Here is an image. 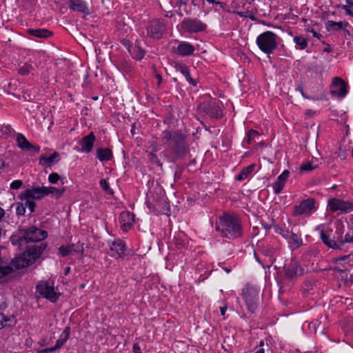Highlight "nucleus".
Instances as JSON below:
<instances>
[{
  "instance_id": "1",
  "label": "nucleus",
  "mask_w": 353,
  "mask_h": 353,
  "mask_svg": "<svg viewBox=\"0 0 353 353\" xmlns=\"http://www.w3.org/2000/svg\"><path fill=\"white\" fill-rule=\"evenodd\" d=\"M161 141L165 150L161 156L168 163H176L186 157L190 152L187 136L179 131L164 130Z\"/></svg>"
},
{
  "instance_id": "2",
  "label": "nucleus",
  "mask_w": 353,
  "mask_h": 353,
  "mask_svg": "<svg viewBox=\"0 0 353 353\" xmlns=\"http://www.w3.org/2000/svg\"><path fill=\"white\" fill-rule=\"evenodd\" d=\"M215 229L228 239H236L243 234L241 220L236 216L227 213L219 217Z\"/></svg>"
},
{
  "instance_id": "3",
  "label": "nucleus",
  "mask_w": 353,
  "mask_h": 353,
  "mask_svg": "<svg viewBox=\"0 0 353 353\" xmlns=\"http://www.w3.org/2000/svg\"><path fill=\"white\" fill-rule=\"evenodd\" d=\"M47 236L48 234L46 231L32 226L18 234L12 235L10 241L13 245L18 246L19 249L22 251L23 245L30 243L41 241Z\"/></svg>"
},
{
  "instance_id": "4",
  "label": "nucleus",
  "mask_w": 353,
  "mask_h": 353,
  "mask_svg": "<svg viewBox=\"0 0 353 353\" xmlns=\"http://www.w3.org/2000/svg\"><path fill=\"white\" fill-rule=\"evenodd\" d=\"M46 246V243L43 242L39 245H29L28 243L23 245L22 250L24 251L22 256L12 259V264L16 269H21L30 265L41 256Z\"/></svg>"
},
{
  "instance_id": "5",
  "label": "nucleus",
  "mask_w": 353,
  "mask_h": 353,
  "mask_svg": "<svg viewBox=\"0 0 353 353\" xmlns=\"http://www.w3.org/2000/svg\"><path fill=\"white\" fill-rule=\"evenodd\" d=\"M342 234H343L342 228L336 227L335 230L332 229L321 230L320 239L329 248L346 252V249L342 247Z\"/></svg>"
},
{
  "instance_id": "6",
  "label": "nucleus",
  "mask_w": 353,
  "mask_h": 353,
  "mask_svg": "<svg viewBox=\"0 0 353 353\" xmlns=\"http://www.w3.org/2000/svg\"><path fill=\"white\" fill-rule=\"evenodd\" d=\"M278 38L274 32L265 31L257 37L256 43L259 48L269 57L278 47Z\"/></svg>"
},
{
  "instance_id": "7",
  "label": "nucleus",
  "mask_w": 353,
  "mask_h": 353,
  "mask_svg": "<svg viewBox=\"0 0 353 353\" xmlns=\"http://www.w3.org/2000/svg\"><path fill=\"white\" fill-rule=\"evenodd\" d=\"M243 296L248 311L254 313L260 302V290L254 287H248L243 290Z\"/></svg>"
},
{
  "instance_id": "8",
  "label": "nucleus",
  "mask_w": 353,
  "mask_h": 353,
  "mask_svg": "<svg viewBox=\"0 0 353 353\" xmlns=\"http://www.w3.org/2000/svg\"><path fill=\"white\" fill-rule=\"evenodd\" d=\"M316 201L314 199L308 198L301 201L298 205L293 208L292 215L297 216L300 215L310 216L316 210Z\"/></svg>"
},
{
  "instance_id": "9",
  "label": "nucleus",
  "mask_w": 353,
  "mask_h": 353,
  "mask_svg": "<svg viewBox=\"0 0 353 353\" xmlns=\"http://www.w3.org/2000/svg\"><path fill=\"white\" fill-rule=\"evenodd\" d=\"M198 110L210 118L219 119L222 117V110L214 100L203 101L198 105Z\"/></svg>"
},
{
  "instance_id": "10",
  "label": "nucleus",
  "mask_w": 353,
  "mask_h": 353,
  "mask_svg": "<svg viewBox=\"0 0 353 353\" xmlns=\"http://www.w3.org/2000/svg\"><path fill=\"white\" fill-rule=\"evenodd\" d=\"M36 289L41 296L48 299L52 303H55L60 295L55 292L54 286L47 281H40L37 285Z\"/></svg>"
},
{
  "instance_id": "11",
  "label": "nucleus",
  "mask_w": 353,
  "mask_h": 353,
  "mask_svg": "<svg viewBox=\"0 0 353 353\" xmlns=\"http://www.w3.org/2000/svg\"><path fill=\"white\" fill-rule=\"evenodd\" d=\"M165 25L160 19H154L147 26V35L153 39H160L165 32Z\"/></svg>"
},
{
  "instance_id": "12",
  "label": "nucleus",
  "mask_w": 353,
  "mask_h": 353,
  "mask_svg": "<svg viewBox=\"0 0 353 353\" xmlns=\"http://www.w3.org/2000/svg\"><path fill=\"white\" fill-rule=\"evenodd\" d=\"M181 28L188 32H198L205 29L206 25L194 18H185L181 22Z\"/></svg>"
},
{
  "instance_id": "13",
  "label": "nucleus",
  "mask_w": 353,
  "mask_h": 353,
  "mask_svg": "<svg viewBox=\"0 0 353 353\" xmlns=\"http://www.w3.org/2000/svg\"><path fill=\"white\" fill-rule=\"evenodd\" d=\"M328 205L332 212L341 211L347 213L353 210V203L350 201H343L332 198L328 201Z\"/></svg>"
},
{
  "instance_id": "14",
  "label": "nucleus",
  "mask_w": 353,
  "mask_h": 353,
  "mask_svg": "<svg viewBox=\"0 0 353 353\" xmlns=\"http://www.w3.org/2000/svg\"><path fill=\"white\" fill-rule=\"evenodd\" d=\"M283 271L287 279L292 280L299 276H301L303 270L299 264L292 260L290 263H285L283 266Z\"/></svg>"
},
{
  "instance_id": "15",
  "label": "nucleus",
  "mask_w": 353,
  "mask_h": 353,
  "mask_svg": "<svg viewBox=\"0 0 353 353\" xmlns=\"http://www.w3.org/2000/svg\"><path fill=\"white\" fill-rule=\"evenodd\" d=\"M347 85L340 77H334L330 87V92L332 94L339 97H344L347 93Z\"/></svg>"
},
{
  "instance_id": "16",
  "label": "nucleus",
  "mask_w": 353,
  "mask_h": 353,
  "mask_svg": "<svg viewBox=\"0 0 353 353\" xmlns=\"http://www.w3.org/2000/svg\"><path fill=\"white\" fill-rule=\"evenodd\" d=\"M96 140L95 135L91 132L87 136L83 137L79 141V145L81 148L78 150L79 152L89 153L92 151L94 143Z\"/></svg>"
},
{
  "instance_id": "17",
  "label": "nucleus",
  "mask_w": 353,
  "mask_h": 353,
  "mask_svg": "<svg viewBox=\"0 0 353 353\" xmlns=\"http://www.w3.org/2000/svg\"><path fill=\"white\" fill-rule=\"evenodd\" d=\"M44 190H45L43 189V186L28 188L20 196V199L21 200H23V199L39 200L46 196V194H44Z\"/></svg>"
},
{
  "instance_id": "18",
  "label": "nucleus",
  "mask_w": 353,
  "mask_h": 353,
  "mask_svg": "<svg viewBox=\"0 0 353 353\" xmlns=\"http://www.w3.org/2000/svg\"><path fill=\"white\" fill-rule=\"evenodd\" d=\"M110 253L109 254L111 256L121 258L125 255V245L120 239L112 241L110 245Z\"/></svg>"
},
{
  "instance_id": "19",
  "label": "nucleus",
  "mask_w": 353,
  "mask_h": 353,
  "mask_svg": "<svg viewBox=\"0 0 353 353\" xmlns=\"http://www.w3.org/2000/svg\"><path fill=\"white\" fill-rule=\"evenodd\" d=\"M290 172L284 170L278 177L277 180L273 184L274 192L276 194H279L283 190L284 185L288 179Z\"/></svg>"
},
{
  "instance_id": "20",
  "label": "nucleus",
  "mask_w": 353,
  "mask_h": 353,
  "mask_svg": "<svg viewBox=\"0 0 353 353\" xmlns=\"http://www.w3.org/2000/svg\"><path fill=\"white\" fill-rule=\"evenodd\" d=\"M70 9L75 12H82L85 14H89V9L83 0H70Z\"/></svg>"
},
{
  "instance_id": "21",
  "label": "nucleus",
  "mask_w": 353,
  "mask_h": 353,
  "mask_svg": "<svg viewBox=\"0 0 353 353\" xmlns=\"http://www.w3.org/2000/svg\"><path fill=\"white\" fill-rule=\"evenodd\" d=\"M119 222L122 229L127 231L133 223V214L129 212H122L119 216Z\"/></svg>"
},
{
  "instance_id": "22",
  "label": "nucleus",
  "mask_w": 353,
  "mask_h": 353,
  "mask_svg": "<svg viewBox=\"0 0 353 353\" xmlns=\"http://www.w3.org/2000/svg\"><path fill=\"white\" fill-rule=\"evenodd\" d=\"M60 161L59 154L54 152L51 156L46 157L41 155L39 159V163L44 167H50Z\"/></svg>"
},
{
  "instance_id": "23",
  "label": "nucleus",
  "mask_w": 353,
  "mask_h": 353,
  "mask_svg": "<svg viewBox=\"0 0 353 353\" xmlns=\"http://www.w3.org/2000/svg\"><path fill=\"white\" fill-rule=\"evenodd\" d=\"M176 70L177 72H179L182 74L185 79L192 85L193 86H196L197 82L195 79H192L190 76V70L188 67L185 64H177L176 65Z\"/></svg>"
},
{
  "instance_id": "24",
  "label": "nucleus",
  "mask_w": 353,
  "mask_h": 353,
  "mask_svg": "<svg viewBox=\"0 0 353 353\" xmlns=\"http://www.w3.org/2000/svg\"><path fill=\"white\" fill-rule=\"evenodd\" d=\"M195 48L189 43L181 42L176 48V52L181 56H188L193 54Z\"/></svg>"
},
{
  "instance_id": "25",
  "label": "nucleus",
  "mask_w": 353,
  "mask_h": 353,
  "mask_svg": "<svg viewBox=\"0 0 353 353\" xmlns=\"http://www.w3.org/2000/svg\"><path fill=\"white\" fill-rule=\"evenodd\" d=\"M27 33L31 36L41 39L48 38L52 34V32L44 28H29L27 30Z\"/></svg>"
},
{
  "instance_id": "26",
  "label": "nucleus",
  "mask_w": 353,
  "mask_h": 353,
  "mask_svg": "<svg viewBox=\"0 0 353 353\" xmlns=\"http://www.w3.org/2000/svg\"><path fill=\"white\" fill-rule=\"evenodd\" d=\"M349 26L348 23L342 21H333L328 20L325 22V28L327 31H337L345 28Z\"/></svg>"
},
{
  "instance_id": "27",
  "label": "nucleus",
  "mask_w": 353,
  "mask_h": 353,
  "mask_svg": "<svg viewBox=\"0 0 353 353\" xmlns=\"http://www.w3.org/2000/svg\"><path fill=\"white\" fill-rule=\"evenodd\" d=\"M97 158L101 161H108L112 158V152L109 148H99L97 150Z\"/></svg>"
},
{
  "instance_id": "28",
  "label": "nucleus",
  "mask_w": 353,
  "mask_h": 353,
  "mask_svg": "<svg viewBox=\"0 0 353 353\" xmlns=\"http://www.w3.org/2000/svg\"><path fill=\"white\" fill-rule=\"evenodd\" d=\"M288 241L290 244H293L297 247L302 244V239H301L300 235H299L295 225L291 228V234Z\"/></svg>"
},
{
  "instance_id": "29",
  "label": "nucleus",
  "mask_w": 353,
  "mask_h": 353,
  "mask_svg": "<svg viewBox=\"0 0 353 353\" xmlns=\"http://www.w3.org/2000/svg\"><path fill=\"white\" fill-rule=\"evenodd\" d=\"M70 334V327H66L61 334L60 335L59 339L56 341L55 346L59 350L60 349L63 344L68 341Z\"/></svg>"
},
{
  "instance_id": "30",
  "label": "nucleus",
  "mask_w": 353,
  "mask_h": 353,
  "mask_svg": "<svg viewBox=\"0 0 353 353\" xmlns=\"http://www.w3.org/2000/svg\"><path fill=\"white\" fill-rule=\"evenodd\" d=\"M129 52L134 59L138 60L141 59L145 54V51L138 44L129 49Z\"/></svg>"
},
{
  "instance_id": "31",
  "label": "nucleus",
  "mask_w": 353,
  "mask_h": 353,
  "mask_svg": "<svg viewBox=\"0 0 353 353\" xmlns=\"http://www.w3.org/2000/svg\"><path fill=\"white\" fill-rule=\"evenodd\" d=\"M17 145L23 150H30V143L25 137V136L21 133L17 134Z\"/></svg>"
},
{
  "instance_id": "32",
  "label": "nucleus",
  "mask_w": 353,
  "mask_h": 353,
  "mask_svg": "<svg viewBox=\"0 0 353 353\" xmlns=\"http://www.w3.org/2000/svg\"><path fill=\"white\" fill-rule=\"evenodd\" d=\"M254 164H252L244 168L241 172L236 176V180L239 181H243L254 171Z\"/></svg>"
},
{
  "instance_id": "33",
  "label": "nucleus",
  "mask_w": 353,
  "mask_h": 353,
  "mask_svg": "<svg viewBox=\"0 0 353 353\" xmlns=\"http://www.w3.org/2000/svg\"><path fill=\"white\" fill-rule=\"evenodd\" d=\"M43 188L45 190L44 194H46V196L52 194L55 195V197L57 199L59 198L63 194V192L65 191V188H61L59 189H57V188H56L54 187H52V186H50V187L43 186Z\"/></svg>"
},
{
  "instance_id": "34",
  "label": "nucleus",
  "mask_w": 353,
  "mask_h": 353,
  "mask_svg": "<svg viewBox=\"0 0 353 353\" xmlns=\"http://www.w3.org/2000/svg\"><path fill=\"white\" fill-rule=\"evenodd\" d=\"M74 244L68 246L61 245L59 248V251L60 254L63 256H67L70 254L72 253V252H77L76 250L74 249Z\"/></svg>"
},
{
  "instance_id": "35",
  "label": "nucleus",
  "mask_w": 353,
  "mask_h": 353,
  "mask_svg": "<svg viewBox=\"0 0 353 353\" xmlns=\"http://www.w3.org/2000/svg\"><path fill=\"white\" fill-rule=\"evenodd\" d=\"M293 40L301 50H304L307 46V39L303 36H296L294 37Z\"/></svg>"
},
{
  "instance_id": "36",
  "label": "nucleus",
  "mask_w": 353,
  "mask_h": 353,
  "mask_svg": "<svg viewBox=\"0 0 353 353\" xmlns=\"http://www.w3.org/2000/svg\"><path fill=\"white\" fill-rule=\"evenodd\" d=\"M345 1L347 3V5H342L341 8L346 12V14L351 17H353V1L345 0Z\"/></svg>"
},
{
  "instance_id": "37",
  "label": "nucleus",
  "mask_w": 353,
  "mask_h": 353,
  "mask_svg": "<svg viewBox=\"0 0 353 353\" xmlns=\"http://www.w3.org/2000/svg\"><path fill=\"white\" fill-rule=\"evenodd\" d=\"M33 70V67L28 63H24L19 68V73L21 75H27Z\"/></svg>"
},
{
  "instance_id": "38",
  "label": "nucleus",
  "mask_w": 353,
  "mask_h": 353,
  "mask_svg": "<svg viewBox=\"0 0 353 353\" xmlns=\"http://www.w3.org/2000/svg\"><path fill=\"white\" fill-rule=\"evenodd\" d=\"M157 150H154L152 152H151L149 154L150 160L154 163L157 165L162 167V163L159 159L157 154Z\"/></svg>"
},
{
  "instance_id": "39",
  "label": "nucleus",
  "mask_w": 353,
  "mask_h": 353,
  "mask_svg": "<svg viewBox=\"0 0 353 353\" xmlns=\"http://www.w3.org/2000/svg\"><path fill=\"white\" fill-rule=\"evenodd\" d=\"M100 185L101 187V188L108 194H113V191L110 188V185H109V183H108V181H106V179H101L100 181Z\"/></svg>"
},
{
  "instance_id": "40",
  "label": "nucleus",
  "mask_w": 353,
  "mask_h": 353,
  "mask_svg": "<svg viewBox=\"0 0 353 353\" xmlns=\"http://www.w3.org/2000/svg\"><path fill=\"white\" fill-rule=\"evenodd\" d=\"M259 136V134L256 130H254L252 129L250 130L248 133V135H247V139H246L247 143L248 144H250L252 141L254 140L256 137H258Z\"/></svg>"
},
{
  "instance_id": "41",
  "label": "nucleus",
  "mask_w": 353,
  "mask_h": 353,
  "mask_svg": "<svg viewBox=\"0 0 353 353\" xmlns=\"http://www.w3.org/2000/svg\"><path fill=\"white\" fill-rule=\"evenodd\" d=\"M16 214L18 216H22L25 214L26 212V205L23 203L17 202L16 203Z\"/></svg>"
},
{
  "instance_id": "42",
  "label": "nucleus",
  "mask_w": 353,
  "mask_h": 353,
  "mask_svg": "<svg viewBox=\"0 0 353 353\" xmlns=\"http://www.w3.org/2000/svg\"><path fill=\"white\" fill-rule=\"evenodd\" d=\"M342 241H343V248L346 249V252L347 251V246L345 245V243H353V236L350 234H346L344 236L342 234Z\"/></svg>"
},
{
  "instance_id": "43",
  "label": "nucleus",
  "mask_w": 353,
  "mask_h": 353,
  "mask_svg": "<svg viewBox=\"0 0 353 353\" xmlns=\"http://www.w3.org/2000/svg\"><path fill=\"white\" fill-rule=\"evenodd\" d=\"M23 201H26L24 205H26V208H28L30 212H33L34 211L36 203L31 199H23Z\"/></svg>"
},
{
  "instance_id": "44",
  "label": "nucleus",
  "mask_w": 353,
  "mask_h": 353,
  "mask_svg": "<svg viewBox=\"0 0 353 353\" xmlns=\"http://www.w3.org/2000/svg\"><path fill=\"white\" fill-rule=\"evenodd\" d=\"M352 254L345 255L335 259V263L337 264L348 263L350 261Z\"/></svg>"
},
{
  "instance_id": "45",
  "label": "nucleus",
  "mask_w": 353,
  "mask_h": 353,
  "mask_svg": "<svg viewBox=\"0 0 353 353\" xmlns=\"http://www.w3.org/2000/svg\"><path fill=\"white\" fill-rule=\"evenodd\" d=\"M12 130H13L12 129V128L10 125H3V126H1V128L0 129V132H1L2 136L10 135L12 133Z\"/></svg>"
},
{
  "instance_id": "46",
  "label": "nucleus",
  "mask_w": 353,
  "mask_h": 353,
  "mask_svg": "<svg viewBox=\"0 0 353 353\" xmlns=\"http://www.w3.org/2000/svg\"><path fill=\"white\" fill-rule=\"evenodd\" d=\"M60 179V176L57 173L53 172L48 176V181L50 183L55 184Z\"/></svg>"
},
{
  "instance_id": "47",
  "label": "nucleus",
  "mask_w": 353,
  "mask_h": 353,
  "mask_svg": "<svg viewBox=\"0 0 353 353\" xmlns=\"http://www.w3.org/2000/svg\"><path fill=\"white\" fill-rule=\"evenodd\" d=\"M273 228H274V231L281 234L282 236L285 234V231L288 230V227L284 226H279V225H274Z\"/></svg>"
},
{
  "instance_id": "48",
  "label": "nucleus",
  "mask_w": 353,
  "mask_h": 353,
  "mask_svg": "<svg viewBox=\"0 0 353 353\" xmlns=\"http://www.w3.org/2000/svg\"><path fill=\"white\" fill-rule=\"evenodd\" d=\"M315 168H316V166H312L311 162H307V163L301 165L300 167V169L301 171L307 172V171H311V170H314Z\"/></svg>"
},
{
  "instance_id": "49",
  "label": "nucleus",
  "mask_w": 353,
  "mask_h": 353,
  "mask_svg": "<svg viewBox=\"0 0 353 353\" xmlns=\"http://www.w3.org/2000/svg\"><path fill=\"white\" fill-rule=\"evenodd\" d=\"M23 185V182L21 180H15L12 181L10 184V188L12 190H18Z\"/></svg>"
},
{
  "instance_id": "50",
  "label": "nucleus",
  "mask_w": 353,
  "mask_h": 353,
  "mask_svg": "<svg viewBox=\"0 0 353 353\" xmlns=\"http://www.w3.org/2000/svg\"><path fill=\"white\" fill-rule=\"evenodd\" d=\"M319 323L318 321H312L308 324L309 329L314 332V333L316 332V325Z\"/></svg>"
},
{
  "instance_id": "51",
  "label": "nucleus",
  "mask_w": 353,
  "mask_h": 353,
  "mask_svg": "<svg viewBox=\"0 0 353 353\" xmlns=\"http://www.w3.org/2000/svg\"><path fill=\"white\" fill-rule=\"evenodd\" d=\"M58 349L54 345V347H47V348H44L43 350H41L39 352V353H50V352H52L54 351H56Z\"/></svg>"
},
{
  "instance_id": "52",
  "label": "nucleus",
  "mask_w": 353,
  "mask_h": 353,
  "mask_svg": "<svg viewBox=\"0 0 353 353\" xmlns=\"http://www.w3.org/2000/svg\"><path fill=\"white\" fill-rule=\"evenodd\" d=\"M7 321V319L3 313H0V329L4 327V323Z\"/></svg>"
},
{
  "instance_id": "53",
  "label": "nucleus",
  "mask_w": 353,
  "mask_h": 353,
  "mask_svg": "<svg viewBox=\"0 0 353 353\" xmlns=\"http://www.w3.org/2000/svg\"><path fill=\"white\" fill-rule=\"evenodd\" d=\"M292 226H291V225H289V226L288 227V230L285 231V234H283V237L286 239L287 241L288 240V239L290 238V236L291 234V228Z\"/></svg>"
},
{
  "instance_id": "54",
  "label": "nucleus",
  "mask_w": 353,
  "mask_h": 353,
  "mask_svg": "<svg viewBox=\"0 0 353 353\" xmlns=\"http://www.w3.org/2000/svg\"><path fill=\"white\" fill-rule=\"evenodd\" d=\"M132 350L134 353H142L141 347L138 343H134L132 347Z\"/></svg>"
},
{
  "instance_id": "55",
  "label": "nucleus",
  "mask_w": 353,
  "mask_h": 353,
  "mask_svg": "<svg viewBox=\"0 0 353 353\" xmlns=\"http://www.w3.org/2000/svg\"><path fill=\"white\" fill-rule=\"evenodd\" d=\"M40 150V147L37 145H32L30 143V150L29 151H34V152L38 153Z\"/></svg>"
},
{
  "instance_id": "56",
  "label": "nucleus",
  "mask_w": 353,
  "mask_h": 353,
  "mask_svg": "<svg viewBox=\"0 0 353 353\" xmlns=\"http://www.w3.org/2000/svg\"><path fill=\"white\" fill-rule=\"evenodd\" d=\"M188 0H179L176 2V6H178L179 8L183 6H186L187 4H188Z\"/></svg>"
},
{
  "instance_id": "57",
  "label": "nucleus",
  "mask_w": 353,
  "mask_h": 353,
  "mask_svg": "<svg viewBox=\"0 0 353 353\" xmlns=\"http://www.w3.org/2000/svg\"><path fill=\"white\" fill-rule=\"evenodd\" d=\"M154 72L155 73V77L158 80V84H160L162 81V77H161V74H159L158 72H156V69L154 67Z\"/></svg>"
},
{
  "instance_id": "58",
  "label": "nucleus",
  "mask_w": 353,
  "mask_h": 353,
  "mask_svg": "<svg viewBox=\"0 0 353 353\" xmlns=\"http://www.w3.org/2000/svg\"><path fill=\"white\" fill-rule=\"evenodd\" d=\"M208 3H212V4H216V5H219L221 8H223V3L222 2H220V1H216L215 0H206Z\"/></svg>"
},
{
  "instance_id": "59",
  "label": "nucleus",
  "mask_w": 353,
  "mask_h": 353,
  "mask_svg": "<svg viewBox=\"0 0 353 353\" xmlns=\"http://www.w3.org/2000/svg\"><path fill=\"white\" fill-rule=\"evenodd\" d=\"M226 310H227V307H220L221 314L222 316H224L225 314Z\"/></svg>"
},
{
  "instance_id": "60",
  "label": "nucleus",
  "mask_w": 353,
  "mask_h": 353,
  "mask_svg": "<svg viewBox=\"0 0 353 353\" xmlns=\"http://www.w3.org/2000/svg\"><path fill=\"white\" fill-rule=\"evenodd\" d=\"M5 216V211L3 208L0 207V221L2 220V218Z\"/></svg>"
},
{
  "instance_id": "61",
  "label": "nucleus",
  "mask_w": 353,
  "mask_h": 353,
  "mask_svg": "<svg viewBox=\"0 0 353 353\" xmlns=\"http://www.w3.org/2000/svg\"><path fill=\"white\" fill-rule=\"evenodd\" d=\"M261 225L265 230H269L272 227L271 225H268V223H261Z\"/></svg>"
},
{
  "instance_id": "62",
  "label": "nucleus",
  "mask_w": 353,
  "mask_h": 353,
  "mask_svg": "<svg viewBox=\"0 0 353 353\" xmlns=\"http://www.w3.org/2000/svg\"><path fill=\"white\" fill-rule=\"evenodd\" d=\"M247 13H248V12H238V14H239L240 17H248V16L247 15Z\"/></svg>"
},
{
  "instance_id": "63",
  "label": "nucleus",
  "mask_w": 353,
  "mask_h": 353,
  "mask_svg": "<svg viewBox=\"0 0 353 353\" xmlns=\"http://www.w3.org/2000/svg\"><path fill=\"white\" fill-rule=\"evenodd\" d=\"M312 35L313 37H316V38H319V37L321 36L320 34L317 33L316 31H314V30H312Z\"/></svg>"
},
{
  "instance_id": "64",
  "label": "nucleus",
  "mask_w": 353,
  "mask_h": 353,
  "mask_svg": "<svg viewBox=\"0 0 353 353\" xmlns=\"http://www.w3.org/2000/svg\"><path fill=\"white\" fill-rule=\"evenodd\" d=\"M255 353H265L264 349L261 347L258 350H256Z\"/></svg>"
}]
</instances>
